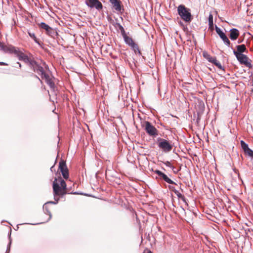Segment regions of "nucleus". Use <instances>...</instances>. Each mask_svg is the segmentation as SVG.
<instances>
[{
	"mask_svg": "<svg viewBox=\"0 0 253 253\" xmlns=\"http://www.w3.org/2000/svg\"><path fill=\"white\" fill-rule=\"evenodd\" d=\"M144 124V129L148 135L153 137L158 135V130L150 122L145 121Z\"/></svg>",
	"mask_w": 253,
	"mask_h": 253,
	"instance_id": "20e7f679",
	"label": "nucleus"
},
{
	"mask_svg": "<svg viewBox=\"0 0 253 253\" xmlns=\"http://www.w3.org/2000/svg\"><path fill=\"white\" fill-rule=\"evenodd\" d=\"M147 253H152V252L151 251H148Z\"/></svg>",
	"mask_w": 253,
	"mask_h": 253,
	"instance_id": "37998d69",
	"label": "nucleus"
},
{
	"mask_svg": "<svg viewBox=\"0 0 253 253\" xmlns=\"http://www.w3.org/2000/svg\"><path fill=\"white\" fill-rule=\"evenodd\" d=\"M180 211H181V212H184L185 214L186 213L185 211L184 208H183L182 207H180Z\"/></svg>",
	"mask_w": 253,
	"mask_h": 253,
	"instance_id": "e433bc0d",
	"label": "nucleus"
},
{
	"mask_svg": "<svg viewBox=\"0 0 253 253\" xmlns=\"http://www.w3.org/2000/svg\"><path fill=\"white\" fill-rule=\"evenodd\" d=\"M85 3L89 7L95 8L98 11L103 8V5L98 0H85Z\"/></svg>",
	"mask_w": 253,
	"mask_h": 253,
	"instance_id": "39448f33",
	"label": "nucleus"
},
{
	"mask_svg": "<svg viewBox=\"0 0 253 253\" xmlns=\"http://www.w3.org/2000/svg\"><path fill=\"white\" fill-rule=\"evenodd\" d=\"M109 2L111 4L112 8L115 11L122 13L124 10L120 0H109Z\"/></svg>",
	"mask_w": 253,
	"mask_h": 253,
	"instance_id": "1a4fd4ad",
	"label": "nucleus"
},
{
	"mask_svg": "<svg viewBox=\"0 0 253 253\" xmlns=\"http://www.w3.org/2000/svg\"><path fill=\"white\" fill-rule=\"evenodd\" d=\"M38 63L34 60L31 59L28 63L29 67L33 69Z\"/></svg>",
	"mask_w": 253,
	"mask_h": 253,
	"instance_id": "cd10ccee",
	"label": "nucleus"
},
{
	"mask_svg": "<svg viewBox=\"0 0 253 253\" xmlns=\"http://www.w3.org/2000/svg\"><path fill=\"white\" fill-rule=\"evenodd\" d=\"M154 172L156 174H158L161 177V178H162L163 180H164L168 183L177 185L175 182H174L173 181H172L171 179L169 178L168 176L166 174H165L161 171L159 170H155L154 171Z\"/></svg>",
	"mask_w": 253,
	"mask_h": 253,
	"instance_id": "9b49d317",
	"label": "nucleus"
},
{
	"mask_svg": "<svg viewBox=\"0 0 253 253\" xmlns=\"http://www.w3.org/2000/svg\"><path fill=\"white\" fill-rule=\"evenodd\" d=\"M115 27L116 28L118 27L119 29L121 31V34L123 37L126 35V32H125V30L124 27L120 23H116L115 25Z\"/></svg>",
	"mask_w": 253,
	"mask_h": 253,
	"instance_id": "393cba45",
	"label": "nucleus"
},
{
	"mask_svg": "<svg viewBox=\"0 0 253 253\" xmlns=\"http://www.w3.org/2000/svg\"><path fill=\"white\" fill-rule=\"evenodd\" d=\"M32 70L34 72L41 75L42 77L45 74L43 67L39 64H37Z\"/></svg>",
	"mask_w": 253,
	"mask_h": 253,
	"instance_id": "a211bd4d",
	"label": "nucleus"
},
{
	"mask_svg": "<svg viewBox=\"0 0 253 253\" xmlns=\"http://www.w3.org/2000/svg\"><path fill=\"white\" fill-rule=\"evenodd\" d=\"M59 169H60L64 178L65 179H68L69 178V172L66 162L64 161L61 160L59 162Z\"/></svg>",
	"mask_w": 253,
	"mask_h": 253,
	"instance_id": "0eeeda50",
	"label": "nucleus"
},
{
	"mask_svg": "<svg viewBox=\"0 0 253 253\" xmlns=\"http://www.w3.org/2000/svg\"><path fill=\"white\" fill-rule=\"evenodd\" d=\"M53 187V195L55 196H60L63 197L64 195L67 194H78L79 193L77 192L69 193L67 191V189L65 190H62L60 188V186L56 183V180L55 181H53L52 184Z\"/></svg>",
	"mask_w": 253,
	"mask_h": 253,
	"instance_id": "7ed1b4c3",
	"label": "nucleus"
},
{
	"mask_svg": "<svg viewBox=\"0 0 253 253\" xmlns=\"http://www.w3.org/2000/svg\"><path fill=\"white\" fill-rule=\"evenodd\" d=\"M245 153L247 155H248L249 156L251 157V158L253 156V150L250 149V148H248L247 150H246L245 151H244Z\"/></svg>",
	"mask_w": 253,
	"mask_h": 253,
	"instance_id": "7c9ffc66",
	"label": "nucleus"
},
{
	"mask_svg": "<svg viewBox=\"0 0 253 253\" xmlns=\"http://www.w3.org/2000/svg\"><path fill=\"white\" fill-rule=\"evenodd\" d=\"M241 42H242V41H238V42L239 43H241Z\"/></svg>",
	"mask_w": 253,
	"mask_h": 253,
	"instance_id": "c03bdc74",
	"label": "nucleus"
},
{
	"mask_svg": "<svg viewBox=\"0 0 253 253\" xmlns=\"http://www.w3.org/2000/svg\"><path fill=\"white\" fill-rule=\"evenodd\" d=\"M39 26L41 28L45 30V32L48 31V30L50 28L49 26H48L44 22H41V23L39 24Z\"/></svg>",
	"mask_w": 253,
	"mask_h": 253,
	"instance_id": "bb28decb",
	"label": "nucleus"
},
{
	"mask_svg": "<svg viewBox=\"0 0 253 253\" xmlns=\"http://www.w3.org/2000/svg\"><path fill=\"white\" fill-rule=\"evenodd\" d=\"M252 158L253 159V157Z\"/></svg>",
	"mask_w": 253,
	"mask_h": 253,
	"instance_id": "49530a36",
	"label": "nucleus"
},
{
	"mask_svg": "<svg viewBox=\"0 0 253 253\" xmlns=\"http://www.w3.org/2000/svg\"><path fill=\"white\" fill-rule=\"evenodd\" d=\"M57 196H54V201H48V202H47V204H54V205H56L58 202H59V198H57L56 197Z\"/></svg>",
	"mask_w": 253,
	"mask_h": 253,
	"instance_id": "2f4dec72",
	"label": "nucleus"
},
{
	"mask_svg": "<svg viewBox=\"0 0 253 253\" xmlns=\"http://www.w3.org/2000/svg\"><path fill=\"white\" fill-rule=\"evenodd\" d=\"M169 188L173 191V192L176 195V196H177V197L178 198H180V199H184V196L181 193H180L178 190H176L174 188V187L169 186Z\"/></svg>",
	"mask_w": 253,
	"mask_h": 253,
	"instance_id": "b1692460",
	"label": "nucleus"
},
{
	"mask_svg": "<svg viewBox=\"0 0 253 253\" xmlns=\"http://www.w3.org/2000/svg\"><path fill=\"white\" fill-rule=\"evenodd\" d=\"M241 146L244 151L249 148L248 145L243 140H241L240 142Z\"/></svg>",
	"mask_w": 253,
	"mask_h": 253,
	"instance_id": "c756f323",
	"label": "nucleus"
},
{
	"mask_svg": "<svg viewBox=\"0 0 253 253\" xmlns=\"http://www.w3.org/2000/svg\"><path fill=\"white\" fill-rule=\"evenodd\" d=\"M211 63L213 64L214 65H215L216 67H217L219 69H221L222 70H224L223 67L222 66L220 63L217 60L216 57L214 59V60L212 61Z\"/></svg>",
	"mask_w": 253,
	"mask_h": 253,
	"instance_id": "a878e982",
	"label": "nucleus"
},
{
	"mask_svg": "<svg viewBox=\"0 0 253 253\" xmlns=\"http://www.w3.org/2000/svg\"><path fill=\"white\" fill-rule=\"evenodd\" d=\"M203 57L206 59L209 62L211 63L212 61L214 60L215 57H211V55L208 53V52L206 51H204L203 52Z\"/></svg>",
	"mask_w": 253,
	"mask_h": 253,
	"instance_id": "412c9836",
	"label": "nucleus"
},
{
	"mask_svg": "<svg viewBox=\"0 0 253 253\" xmlns=\"http://www.w3.org/2000/svg\"><path fill=\"white\" fill-rule=\"evenodd\" d=\"M209 25L210 28H211L213 26V16L211 14H210L209 16Z\"/></svg>",
	"mask_w": 253,
	"mask_h": 253,
	"instance_id": "c85d7f7f",
	"label": "nucleus"
},
{
	"mask_svg": "<svg viewBox=\"0 0 253 253\" xmlns=\"http://www.w3.org/2000/svg\"><path fill=\"white\" fill-rule=\"evenodd\" d=\"M215 29L216 33L219 35V37L222 40L224 43L228 46H230V42L225 34V33L221 30V29L215 26Z\"/></svg>",
	"mask_w": 253,
	"mask_h": 253,
	"instance_id": "9d476101",
	"label": "nucleus"
},
{
	"mask_svg": "<svg viewBox=\"0 0 253 253\" xmlns=\"http://www.w3.org/2000/svg\"><path fill=\"white\" fill-rule=\"evenodd\" d=\"M124 40V41L125 43L128 45L129 46L131 45L132 44L134 43V41H133L132 39L130 37H129L127 36L126 34L123 37Z\"/></svg>",
	"mask_w": 253,
	"mask_h": 253,
	"instance_id": "aec40b11",
	"label": "nucleus"
},
{
	"mask_svg": "<svg viewBox=\"0 0 253 253\" xmlns=\"http://www.w3.org/2000/svg\"><path fill=\"white\" fill-rule=\"evenodd\" d=\"M29 36L33 39L34 42L37 43L39 45H40L41 47H42V43L41 42L36 38L35 34L34 33H31L30 31L28 32Z\"/></svg>",
	"mask_w": 253,
	"mask_h": 253,
	"instance_id": "4be33fe9",
	"label": "nucleus"
},
{
	"mask_svg": "<svg viewBox=\"0 0 253 253\" xmlns=\"http://www.w3.org/2000/svg\"><path fill=\"white\" fill-rule=\"evenodd\" d=\"M180 170V168L179 169H177L175 168H174V169H172L173 173L175 174L177 173Z\"/></svg>",
	"mask_w": 253,
	"mask_h": 253,
	"instance_id": "c9c22d12",
	"label": "nucleus"
},
{
	"mask_svg": "<svg viewBox=\"0 0 253 253\" xmlns=\"http://www.w3.org/2000/svg\"><path fill=\"white\" fill-rule=\"evenodd\" d=\"M16 64H18V66H19V68L21 67V64L19 62H17Z\"/></svg>",
	"mask_w": 253,
	"mask_h": 253,
	"instance_id": "a19ab883",
	"label": "nucleus"
},
{
	"mask_svg": "<svg viewBox=\"0 0 253 253\" xmlns=\"http://www.w3.org/2000/svg\"><path fill=\"white\" fill-rule=\"evenodd\" d=\"M3 45V44L0 42V49L1 47V46H2Z\"/></svg>",
	"mask_w": 253,
	"mask_h": 253,
	"instance_id": "79ce46f5",
	"label": "nucleus"
},
{
	"mask_svg": "<svg viewBox=\"0 0 253 253\" xmlns=\"http://www.w3.org/2000/svg\"><path fill=\"white\" fill-rule=\"evenodd\" d=\"M15 56L18 57V59L20 61H24L25 63L28 64L31 60L27 55L25 54L22 51L18 50L17 53H16Z\"/></svg>",
	"mask_w": 253,
	"mask_h": 253,
	"instance_id": "f8f14e48",
	"label": "nucleus"
},
{
	"mask_svg": "<svg viewBox=\"0 0 253 253\" xmlns=\"http://www.w3.org/2000/svg\"><path fill=\"white\" fill-rule=\"evenodd\" d=\"M164 164L167 166V167H168L170 168H171L172 169H174V167H173V166H172V165L171 164L170 162H169V161H166L165 162H164Z\"/></svg>",
	"mask_w": 253,
	"mask_h": 253,
	"instance_id": "72a5a7b5",
	"label": "nucleus"
},
{
	"mask_svg": "<svg viewBox=\"0 0 253 253\" xmlns=\"http://www.w3.org/2000/svg\"><path fill=\"white\" fill-rule=\"evenodd\" d=\"M237 50H233V53L234 55L235 54H238V53H242L243 52H245L247 51V49L245 44H241L239 45H237L236 46Z\"/></svg>",
	"mask_w": 253,
	"mask_h": 253,
	"instance_id": "f3484780",
	"label": "nucleus"
},
{
	"mask_svg": "<svg viewBox=\"0 0 253 253\" xmlns=\"http://www.w3.org/2000/svg\"><path fill=\"white\" fill-rule=\"evenodd\" d=\"M31 76H33L35 78L37 79L41 82V84L42 83V80L40 79V78L37 75H34L33 74Z\"/></svg>",
	"mask_w": 253,
	"mask_h": 253,
	"instance_id": "f704fd0d",
	"label": "nucleus"
},
{
	"mask_svg": "<svg viewBox=\"0 0 253 253\" xmlns=\"http://www.w3.org/2000/svg\"><path fill=\"white\" fill-rule=\"evenodd\" d=\"M0 50L3 51L5 53L13 54L15 56L19 48L11 45H6L3 44L1 46Z\"/></svg>",
	"mask_w": 253,
	"mask_h": 253,
	"instance_id": "6e6552de",
	"label": "nucleus"
},
{
	"mask_svg": "<svg viewBox=\"0 0 253 253\" xmlns=\"http://www.w3.org/2000/svg\"><path fill=\"white\" fill-rule=\"evenodd\" d=\"M7 65V64L5 62H0V65Z\"/></svg>",
	"mask_w": 253,
	"mask_h": 253,
	"instance_id": "58836bf2",
	"label": "nucleus"
},
{
	"mask_svg": "<svg viewBox=\"0 0 253 253\" xmlns=\"http://www.w3.org/2000/svg\"><path fill=\"white\" fill-rule=\"evenodd\" d=\"M56 180V183L60 186V188L62 190H65L67 188V184L66 182L63 180L62 177H59L58 178H55L54 179V181H55Z\"/></svg>",
	"mask_w": 253,
	"mask_h": 253,
	"instance_id": "dca6fc26",
	"label": "nucleus"
},
{
	"mask_svg": "<svg viewBox=\"0 0 253 253\" xmlns=\"http://www.w3.org/2000/svg\"><path fill=\"white\" fill-rule=\"evenodd\" d=\"M48 205V204H47V202H46V203H45L43 205V207H42V209H43V211L44 213L45 214L49 215L48 218L45 221V222H48V221H49L51 219V217H52V214H51V213L50 212V211L49 210ZM44 223V222H42L39 223H31V224H32V225H37V224H42V223Z\"/></svg>",
	"mask_w": 253,
	"mask_h": 253,
	"instance_id": "ddd939ff",
	"label": "nucleus"
},
{
	"mask_svg": "<svg viewBox=\"0 0 253 253\" xmlns=\"http://www.w3.org/2000/svg\"><path fill=\"white\" fill-rule=\"evenodd\" d=\"M19 225H20V224H17V228H18V226H19Z\"/></svg>",
	"mask_w": 253,
	"mask_h": 253,
	"instance_id": "a18cd8bd",
	"label": "nucleus"
},
{
	"mask_svg": "<svg viewBox=\"0 0 253 253\" xmlns=\"http://www.w3.org/2000/svg\"><path fill=\"white\" fill-rule=\"evenodd\" d=\"M235 55L241 64L246 65L249 68L252 67V65L251 62L248 61V57L247 55L243 53H238L237 55L235 54Z\"/></svg>",
	"mask_w": 253,
	"mask_h": 253,
	"instance_id": "423d86ee",
	"label": "nucleus"
},
{
	"mask_svg": "<svg viewBox=\"0 0 253 253\" xmlns=\"http://www.w3.org/2000/svg\"><path fill=\"white\" fill-rule=\"evenodd\" d=\"M240 35L239 30L236 28L231 29L230 30L229 38L232 41L236 40Z\"/></svg>",
	"mask_w": 253,
	"mask_h": 253,
	"instance_id": "2eb2a0df",
	"label": "nucleus"
},
{
	"mask_svg": "<svg viewBox=\"0 0 253 253\" xmlns=\"http://www.w3.org/2000/svg\"><path fill=\"white\" fill-rule=\"evenodd\" d=\"M248 232L250 233L251 235H253V229H249Z\"/></svg>",
	"mask_w": 253,
	"mask_h": 253,
	"instance_id": "4c0bfd02",
	"label": "nucleus"
},
{
	"mask_svg": "<svg viewBox=\"0 0 253 253\" xmlns=\"http://www.w3.org/2000/svg\"><path fill=\"white\" fill-rule=\"evenodd\" d=\"M9 243L7 247L6 253H9L10 250V247H11V237H10V234H9Z\"/></svg>",
	"mask_w": 253,
	"mask_h": 253,
	"instance_id": "473e14b6",
	"label": "nucleus"
},
{
	"mask_svg": "<svg viewBox=\"0 0 253 253\" xmlns=\"http://www.w3.org/2000/svg\"><path fill=\"white\" fill-rule=\"evenodd\" d=\"M158 142V145L160 149H161L165 153H169L171 151L173 145L169 143L167 139L158 137L157 139Z\"/></svg>",
	"mask_w": 253,
	"mask_h": 253,
	"instance_id": "f03ea898",
	"label": "nucleus"
},
{
	"mask_svg": "<svg viewBox=\"0 0 253 253\" xmlns=\"http://www.w3.org/2000/svg\"><path fill=\"white\" fill-rule=\"evenodd\" d=\"M46 34L54 39L58 36L57 31L51 27H50L48 31H46Z\"/></svg>",
	"mask_w": 253,
	"mask_h": 253,
	"instance_id": "6ab92c4d",
	"label": "nucleus"
},
{
	"mask_svg": "<svg viewBox=\"0 0 253 253\" xmlns=\"http://www.w3.org/2000/svg\"><path fill=\"white\" fill-rule=\"evenodd\" d=\"M131 49L134 51L135 54L138 53L139 55H141V52L139 49L138 45L135 42L130 46Z\"/></svg>",
	"mask_w": 253,
	"mask_h": 253,
	"instance_id": "5701e85b",
	"label": "nucleus"
},
{
	"mask_svg": "<svg viewBox=\"0 0 253 253\" xmlns=\"http://www.w3.org/2000/svg\"><path fill=\"white\" fill-rule=\"evenodd\" d=\"M54 165L52 166L50 168V171H51V172H53V170H54Z\"/></svg>",
	"mask_w": 253,
	"mask_h": 253,
	"instance_id": "ea45409f",
	"label": "nucleus"
},
{
	"mask_svg": "<svg viewBox=\"0 0 253 253\" xmlns=\"http://www.w3.org/2000/svg\"><path fill=\"white\" fill-rule=\"evenodd\" d=\"M42 78H44L46 84L50 86L51 89H54L55 87V85L52 79L50 78L49 75L45 73L42 77Z\"/></svg>",
	"mask_w": 253,
	"mask_h": 253,
	"instance_id": "4468645a",
	"label": "nucleus"
},
{
	"mask_svg": "<svg viewBox=\"0 0 253 253\" xmlns=\"http://www.w3.org/2000/svg\"><path fill=\"white\" fill-rule=\"evenodd\" d=\"M177 12L181 19L186 23H190L193 19L191 9L183 4H180L177 7Z\"/></svg>",
	"mask_w": 253,
	"mask_h": 253,
	"instance_id": "f257e3e1",
	"label": "nucleus"
}]
</instances>
